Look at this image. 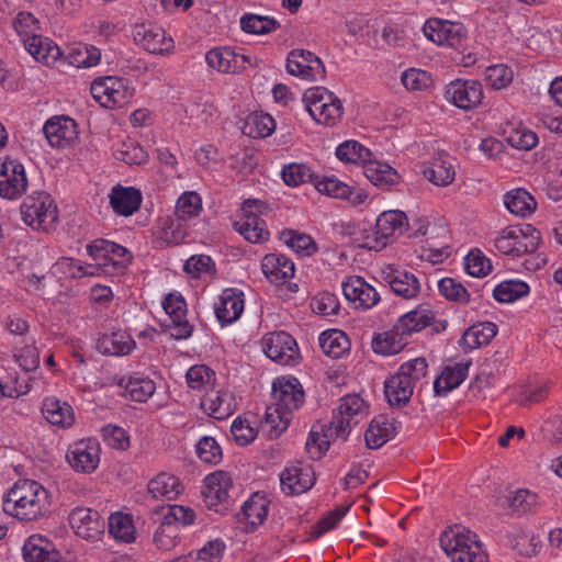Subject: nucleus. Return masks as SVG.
<instances>
[{"label":"nucleus","instance_id":"obj_1","mask_svg":"<svg viewBox=\"0 0 562 562\" xmlns=\"http://www.w3.org/2000/svg\"><path fill=\"white\" fill-rule=\"evenodd\" d=\"M50 506V493L34 480H18L3 496V512L21 521L43 517Z\"/></svg>","mask_w":562,"mask_h":562},{"label":"nucleus","instance_id":"obj_2","mask_svg":"<svg viewBox=\"0 0 562 562\" xmlns=\"http://www.w3.org/2000/svg\"><path fill=\"white\" fill-rule=\"evenodd\" d=\"M440 547L451 562H487L488 554L479 536L469 528L454 525L440 535Z\"/></svg>","mask_w":562,"mask_h":562},{"label":"nucleus","instance_id":"obj_3","mask_svg":"<svg viewBox=\"0 0 562 562\" xmlns=\"http://www.w3.org/2000/svg\"><path fill=\"white\" fill-rule=\"evenodd\" d=\"M303 102L311 117L318 124L335 126L342 119L341 100L325 87L308 88L303 94Z\"/></svg>","mask_w":562,"mask_h":562},{"label":"nucleus","instance_id":"obj_4","mask_svg":"<svg viewBox=\"0 0 562 562\" xmlns=\"http://www.w3.org/2000/svg\"><path fill=\"white\" fill-rule=\"evenodd\" d=\"M540 244V233L530 224L503 228L494 240L495 248L513 258L533 252Z\"/></svg>","mask_w":562,"mask_h":562},{"label":"nucleus","instance_id":"obj_5","mask_svg":"<svg viewBox=\"0 0 562 562\" xmlns=\"http://www.w3.org/2000/svg\"><path fill=\"white\" fill-rule=\"evenodd\" d=\"M369 414V406L358 394H348L340 398L329 424L331 437L346 440L353 426Z\"/></svg>","mask_w":562,"mask_h":562},{"label":"nucleus","instance_id":"obj_6","mask_svg":"<svg viewBox=\"0 0 562 562\" xmlns=\"http://www.w3.org/2000/svg\"><path fill=\"white\" fill-rule=\"evenodd\" d=\"M23 222L36 231L48 232L58 222V210L50 194L36 192L29 195L21 205Z\"/></svg>","mask_w":562,"mask_h":562},{"label":"nucleus","instance_id":"obj_7","mask_svg":"<svg viewBox=\"0 0 562 562\" xmlns=\"http://www.w3.org/2000/svg\"><path fill=\"white\" fill-rule=\"evenodd\" d=\"M93 99L103 108L115 109L128 103L134 88L127 79L106 76L93 80L90 87Z\"/></svg>","mask_w":562,"mask_h":562},{"label":"nucleus","instance_id":"obj_8","mask_svg":"<svg viewBox=\"0 0 562 562\" xmlns=\"http://www.w3.org/2000/svg\"><path fill=\"white\" fill-rule=\"evenodd\" d=\"M260 346L265 355L280 366L294 367L301 361L299 345L286 331L280 330L263 335Z\"/></svg>","mask_w":562,"mask_h":562},{"label":"nucleus","instance_id":"obj_9","mask_svg":"<svg viewBox=\"0 0 562 562\" xmlns=\"http://www.w3.org/2000/svg\"><path fill=\"white\" fill-rule=\"evenodd\" d=\"M263 209V202L246 200L241 205V216L234 223L235 229L249 243L258 244L269 239L266 223L259 217Z\"/></svg>","mask_w":562,"mask_h":562},{"label":"nucleus","instance_id":"obj_10","mask_svg":"<svg viewBox=\"0 0 562 562\" xmlns=\"http://www.w3.org/2000/svg\"><path fill=\"white\" fill-rule=\"evenodd\" d=\"M27 176L23 164L7 156L0 159V198L14 201L25 194Z\"/></svg>","mask_w":562,"mask_h":562},{"label":"nucleus","instance_id":"obj_11","mask_svg":"<svg viewBox=\"0 0 562 562\" xmlns=\"http://www.w3.org/2000/svg\"><path fill=\"white\" fill-rule=\"evenodd\" d=\"M285 68L291 76L308 82L323 80L326 76L322 59L306 49H292L288 54Z\"/></svg>","mask_w":562,"mask_h":562},{"label":"nucleus","instance_id":"obj_12","mask_svg":"<svg viewBox=\"0 0 562 562\" xmlns=\"http://www.w3.org/2000/svg\"><path fill=\"white\" fill-rule=\"evenodd\" d=\"M423 32L432 43L456 49L462 47L467 40V30L462 24L438 18L428 19Z\"/></svg>","mask_w":562,"mask_h":562},{"label":"nucleus","instance_id":"obj_13","mask_svg":"<svg viewBox=\"0 0 562 562\" xmlns=\"http://www.w3.org/2000/svg\"><path fill=\"white\" fill-rule=\"evenodd\" d=\"M483 97L482 85L476 80L456 79L445 88V99L463 111L476 109Z\"/></svg>","mask_w":562,"mask_h":562},{"label":"nucleus","instance_id":"obj_14","mask_svg":"<svg viewBox=\"0 0 562 562\" xmlns=\"http://www.w3.org/2000/svg\"><path fill=\"white\" fill-rule=\"evenodd\" d=\"M273 405L292 414L303 406L305 394L300 381L294 376H281L272 383Z\"/></svg>","mask_w":562,"mask_h":562},{"label":"nucleus","instance_id":"obj_15","mask_svg":"<svg viewBox=\"0 0 562 562\" xmlns=\"http://www.w3.org/2000/svg\"><path fill=\"white\" fill-rule=\"evenodd\" d=\"M341 289L345 299L357 310H370L380 301L378 291L360 276L346 277Z\"/></svg>","mask_w":562,"mask_h":562},{"label":"nucleus","instance_id":"obj_16","mask_svg":"<svg viewBox=\"0 0 562 562\" xmlns=\"http://www.w3.org/2000/svg\"><path fill=\"white\" fill-rule=\"evenodd\" d=\"M315 189L325 195L347 200L352 206H359L368 200V193L361 188L350 187L335 176H316Z\"/></svg>","mask_w":562,"mask_h":562},{"label":"nucleus","instance_id":"obj_17","mask_svg":"<svg viewBox=\"0 0 562 562\" xmlns=\"http://www.w3.org/2000/svg\"><path fill=\"white\" fill-rule=\"evenodd\" d=\"M75 533L86 540H97L104 532V520L100 513L89 507H76L68 517Z\"/></svg>","mask_w":562,"mask_h":562},{"label":"nucleus","instance_id":"obj_18","mask_svg":"<svg viewBox=\"0 0 562 562\" xmlns=\"http://www.w3.org/2000/svg\"><path fill=\"white\" fill-rule=\"evenodd\" d=\"M245 308V294L236 288L222 291L214 303V313L222 327L237 322Z\"/></svg>","mask_w":562,"mask_h":562},{"label":"nucleus","instance_id":"obj_19","mask_svg":"<svg viewBox=\"0 0 562 562\" xmlns=\"http://www.w3.org/2000/svg\"><path fill=\"white\" fill-rule=\"evenodd\" d=\"M207 65L223 74H238L251 65L250 56L231 47H215L205 55Z\"/></svg>","mask_w":562,"mask_h":562},{"label":"nucleus","instance_id":"obj_20","mask_svg":"<svg viewBox=\"0 0 562 562\" xmlns=\"http://www.w3.org/2000/svg\"><path fill=\"white\" fill-rule=\"evenodd\" d=\"M43 132L48 144L55 148H67L78 138V125L69 116H54L44 124Z\"/></svg>","mask_w":562,"mask_h":562},{"label":"nucleus","instance_id":"obj_21","mask_svg":"<svg viewBox=\"0 0 562 562\" xmlns=\"http://www.w3.org/2000/svg\"><path fill=\"white\" fill-rule=\"evenodd\" d=\"M312 465L297 462L284 469L280 475L281 488L286 495H299L308 491L315 483Z\"/></svg>","mask_w":562,"mask_h":562},{"label":"nucleus","instance_id":"obj_22","mask_svg":"<svg viewBox=\"0 0 562 562\" xmlns=\"http://www.w3.org/2000/svg\"><path fill=\"white\" fill-rule=\"evenodd\" d=\"M66 459L77 472L92 473L100 462V446L92 439L81 440L68 450Z\"/></svg>","mask_w":562,"mask_h":562},{"label":"nucleus","instance_id":"obj_23","mask_svg":"<svg viewBox=\"0 0 562 562\" xmlns=\"http://www.w3.org/2000/svg\"><path fill=\"white\" fill-rule=\"evenodd\" d=\"M162 308L172 322V336L187 339L192 335L193 327L187 319V302L180 293H169L162 301Z\"/></svg>","mask_w":562,"mask_h":562},{"label":"nucleus","instance_id":"obj_24","mask_svg":"<svg viewBox=\"0 0 562 562\" xmlns=\"http://www.w3.org/2000/svg\"><path fill=\"white\" fill-rule=\"evenodd\" d=\"M383 274L385 281L391 286V290L396 295L405 300H413L419 295L422 291V284L413 272L387 266L383 270Z\"/></svg>","mask_w":562,"mask_h":562},{"label":"nucleus","instance_id":"obj_25","mask_svg":"<svg viewBox=\"0 0 562 562\" xmlns=\"http://www.w3.org/2000/svg\"><path fill=\"white\" fill-rule=\"evenodd\" d=\"M87 252L103 265L111 263L120 268L126 267L132 258L125 247L106 239H95L87 246Z\"/></svg>","mask_w":562,"mask_h":562},{"label":"nucleus","instance_id":"obj_26","mask_svg":"<svg viewBox=\"0 0 562 562\" xmlns=\"http://www.w3.org/2000/svg\"><path fill=\"white\" fill-rule=\"evenodd\" d=\"M408 225L407 215L403 211H384L375 221L373 235L378 243L385 246L396 234H402Z\"/></svg>","mask_w":562,"mask_h":562},{"label":"nucleus","instance_id":"obj_27","mask_svg":"<svg viewBox=\"0 0 562 562\" xmlns=\"http://www.w3.org/2000/svg\"><path fill=\"white\" fill-rule=\"evenodd\" d=\"M41 411L45 420L58 429H69L75 425L76 414L72 406L56 396L45 397Z\"/></svg>","mask_w":562,"mask_h":562},{"label":"nucleus","instance_id":"obj_28","mask_svg":"<svg viewBox=\"0 0 562 562\" xmlns=\"http://www.w3.org/2000/svg\"><path fill=\"white\" fill-rule=\"evenodd\" d=\"M233 486L231 475L225 471H215L204 479L203 496L209 508L224 504L229 498Z\"/></svg>","mask_w":562,"mask_h":562},{"label":"nucleus","instance_id":"obj_29","mask_svg":"<svg viewBox=\"0 0 562 562\" xmlns=\"http://www.w3.org/2000/svg\"><path fill=\"white\" fill-rule=\"evenodd\" d=\"M401 424L387 415L375 416L364 434V440L370 449H378L393 439L400 429Z\"/></svg>","mask_w":562,"mask_h":562},{"label":"nucleus","instance_id":"obj_30","mask_svg":"<svg viewBox=\"0 0 562 562\" xmlns=\"http://www.w3.org/2000/svg\"><path fill=\"white\" fill-rule=\"evenodd\" d=\"M201 408L215 419H225L233 415L236 401L232 392L227 390H210L201 400Z\"/></svg>","mask_w":562,"mask_h":562},{"label":"nucleus","instance_id":"obj_31","mask_svg":"<svg viewBox=\"0 0 562 562\" xmlns=\"http://www.w3.org/2000/svg\"><path fill=\"white\" fill-rule=\"evenodd\" d=\"M134 38L144 49L151 54H166L173 48V40L158 26L139 25L136 27Z\"/></svg>","mask_w":562,"mask_h":562},{"label":"nucleus","instance_id":"obj_32","mask_svg":"<svg viewBox=\"0 0 562 562\" xmlns=\"http://www.w3.org/2000/svg\"><path fill=\"white\" fill-rule=\"evenodd\" d=\"M142 201V192L134 187L116 184L112 188L109 195V202L114 213L125 217L137 212Z\"/></svg>","mask_w":562,"mask_h":562},{"label":"nucleus","instance_id":"obj_33","mask_svg":"<svg viewBox=\"0 0 562 562\" xmlns=\"http://www.w3.org/2000/svg\"><path fill=\"white\" fill-rule=\"evenodd\" d=\"M261 270L269 282L281 285L294 277L293 261L281 254H268L261 260Z\"/></svg>","mask_w":562,"mask_h":562},{"label":"nucleus","instance_id":"obj_34","mask_svg":"<svg viewBox=\"0 0 562 562\" xmlns=\"http://www.w3.org/2000/svg\"><path fill=\"white\" fill-rule=\"evenodd\" d=\"M470 366V361L446 366L434 381L435 394L446 396L449 392L458 387L467 379Z\"/></svg>","mask_w":562,"mask_h":562},{"label":"nucleus","instance_id":"obj_35","mask_svg":"<svg viewBox=\"0 0 562 562\" xmlns=\"http://www.w3.org/2000/svg\"><path fill=\"white\" fill-rule=\"evenodd\" d=\"M408 336L395 324L391 329L375 335L371 346L375 353L392 356L401 352L408 345Z\"/></svg>","mask_w":562,"mask_h":562},{"label":"nucleus","instance_id":"obj_36","mask_svg":"<svg viewBox=\"0 0 562 562\" xmlns=\"http://www.w3.org/2000/svg\"><path fill=\"white\" fill-rule=\"evenodd\" d=\"M507 211L516 217H530L537 210L535 196L524 188L513 189L504 194Z\"/></svg>","mask_w":562,"mask_h":562},{"label":"nucleus","instance_id":"obj_37","mask_svg":"<svg viewBox=\"0 0 562 562\" xmlns=\"http://www.w3.org/2000/svg\"><path fill=\"white\" fill-rule=\"evenodd\" d=\"M136 342L126 331L103 334L98 339V350L108 356H126L135 349Z\"/></svg>","mask_w":562,"mask_h":562},{"label":"nucleus","instance_id":"obj_38","mask_svg":"<svg viewBox=\"0 0 562 562\" xmlns=\"http://www.w3.org/2000/svg\"><path fill=\"white\" fill-rule=\"evenodd\" d=\"M497 330V325L493 322L473 324L463 333L459 344L469 350L486 346L496 336Z\"/></svg>","mask_w":562,"mask_h":562},{"label":"nucleus","instance_id":"obj_39","mask_svg":"<svg viewBox=\"0 0 562 562\" xmlns=\"http://www.w3.org/2000/svg\"><path fill=\"white\" fill-rule=\"evenodd\" d=\"M148 492L156 499L175 501L183 492V486L173 474L161 472L149 481Z\"/></svg>","mask_w":562,"mask_h":562},{"label":"nucleus","instance_id":"obj_40","mask_svg":"<svg viewBox=\"0 0 562 562\" xmlns=\"http://www.w3.org/2000/svg\"><path fill=\"white\" fill-rule=\"evenodd\" d=\"M454 159L448 154H439L432 158L429 167L424 170L425 177L436 186L446 187L456 177Z\"/></svg>","mask_w":562,"mask_h":562},{"label":"nucleus","instance_id":"obj_41","mask_svg":"<svg viewBox=\"0 0 562 562\" xmlns=\"http://www.w3.org/2000/svg\"><path fill=\"white\" fill-rule=\"evenodd\" d=\"M362 168L366 178L378 188L389 189L398 182L400 176L393 167L371 157Z\"/></svg>","mask_w":562,"mask_h":562},{"label":"nucleus","instance_id":"obj_42","mask_svg":"<svg viewBox=\"0 0 562 562\" xmlns=\"http://www.w3.org/2000/svg\"><path fill=\"white\" fill-rule=\"evenodd\" d=\"M434 318L435 314L429 305L423 304L402 315L395 324L409 338L414 333H418L429 326Z\"/></svg>","mask_w":562,"mask_h":562},{"label":"nucleus","instance_id":"obj_43","mask_svg":"<svg viewBox=\"0 0 562 562\" xmlns=\"http://www.w3.org/2000/svg\"><path fill=\"white\" fill-rule=\"evenodd\" d=\"M414 390L415 387L407 380L400 376L397 372L384 382V394L391 406L402 407L406 405Z\"/></svg>","mask_w":562,"mask_h":562},{"label":"nucleus","instance_id":"obj_44","mask_svg":"<svg viewBox=\"0 0 562 562\" xmlns=\"http://www.w3.org/2000/svg\"><path fill=\"white\" fill-rule=\"evenodd\" d=\"M24 48L45 65L54 64L61 54L60 48L50 38L40 34L25 41Z\"/></svg>","mask_w":562,"mask_h":562},{"label":"nucleus","instance_id":"obj_45","mask_svg":"<svg viewBox=\"0 0 562 562\" xmlns=\"http://www.w3.org/2000/svg\"><path fill=\"white\" fill-rule=\"evenodd\" d=\"M268 505L269 502L265 495L255 493L244 503L239 517L255 529L266 520Z\"/></svg>","mask_w":562,"mask_h":562},{"label":"nucleus","instance_id":"obj_46","mask_svg":"<svg viewBox=\"0 0 562 562\" xmlns=\"http://www.w3.org/2000/svg\"><path fill=\"white\" fill-rule=\"evenodd\" d=\"M113 156L130 166L143 165L148 161V154L136 140L127 138L117 140L112 147Z\"/></svg>","mask_w":562,"mask_h":562},{"label":"nucleus","instance_id":"obj_47","mask_svg":"<svg viewBox=\"0 0 562 562\" xmlns=\"http://www.w3.org/2000/svg\"><path fill=\"white\" fill-rule=\"evenodd\" d=\"M319 346L325 355L338 359L349 351L350 340L344 331L330 329L319 335Z\"/></svg>","mask_w":562,"mask_h":562},{"label":"nucleus","instance_id":"obj_48","mask_svg":"<svg viewBox=\"0 0 562 562\" xmlns=\"http://www.w3.org/2000/svg\"><path fill=\"white\" fill-rule=\"evenodd\" d=\"M290 420L291 414L272 404L266 409L265 416L261 420V427L267 436L270 439H273L278 438L288 429Z\"/></svg>","mask_w":562,"mask_h":562},{"label":"nucleus","instance_id":"obj_49","mask_svg":"<svg viewBox=\"0 0 562 562\" xmlns=\"http://www.w3.org/2000/svg\"><path fill=\"white\" fill-rule=\"evenodd\" d=\"M55 552L52 543L40 535L30 536L22 548L25 562H46Z\"/></svg>","mask_w":562,"mask_h":562},{"label":"nucleus","instance_id":"obj_50","mask_svg":"<svg viewBox=\"0 0 562 562\" xmlns=\"http://www.w3.org/2000/svg\"><path fill=\"white\" fill-rule=\"evenodd\" d=\"M276 130L274 119L262 112L250 113L245 122L243 132L251 138H266Z\"/></svg>","mask_w":562,"mask_h":562},{"label":"nucleus","instance_id":"obj_51","mask_svg":"<svg viewBox=\"0 0 562 562\" xmlns=\"http://www.w3.org/2000/svg\"><path fill=\"white\" fill-rule=\"evenodd\" d=\"M336 156L346 165H361L363 167L372 156V153L361 143L349 139L337 146Z\"/></svg>","mask_w":562,"mask_h":562},{"label":"nucleus","instance_id":"obj_52","mask_svg":"<svg viewBox=\"0 0 562 562\" xmlns=\"http://www.w3.org/2000/svg\"><path fill=\"white\" fill-rule=\"evenodd\" d=\"M67 59L76 68H91L100 63L101 50L93 45L79 43L71 47Z\"/></svg>","mask_w":562,"mask_h":562},{"label":"nucleus","instance_id":"obj_53","mask_svg":"<svg viewBox=\"0 0 562 562\" xmlns=\"http://www.w3.org/2000/svg\"><path fill=\"white\" fill-rule=\"evenodd\" d=\"M120 385H124L126 395L135 402L144 403L155 393V382L147 378L135 375L131 376L124 384V379L120 380Z\"/></svg>","mask_w":562,"mask_h":562},{"label":"nucleus","instance_id":"obj_54","mask_svg":"<svg viewBox=\"0 0 562 562\" xmlns=\"http://www.w3.org/2000/svg\"><path fill=\"white\" fill-rule=\"evenodd\" d=\"M186 380L191 390L206 393L215 385L216 374L205 364H195L187 371Z\"/></svg>","mask_w":562,"mask_h":562},{"label":"nucleus","instance_id":"obj_55","mask_svg":"<svg viewBox=\"0 0 562 562\" xmlns=\"http://www.w3.org/2000/svg\"><path fill=\"white\" fill-rule=\"evenodd\" d=\"M529 285L520 280H504L493 290V297L499 303H513L529 294Z\"/></svg>","mask_w":562,"mask_h":562},{"label":"nucleus","instance_id":"obj_56","mask_svg":"<svg viewBox=\"0 0 562 562\" xmlns=\"http://www.w3.org/2000/svg\"><path fill=\"white\" fill-rule=\"evenodd\" d=\"M109 532L119 540L126 543L134 541L135 527L132 517L121 512L113 513L109 516Z\"/></svg>","mask_w":562,"mask_h":562},{"label":"nucleus","instance_id":"obj_57","mask_svg":"<svg viewBox=\"0 0 562 562\" xmlns=\"http://www.w3.org/2000/svg\"><path fill=\"white\" fill-rule=\"evenodd\" d=\"M240 27L246 33L263 35L279 29L280 23L270 16L247 13L240 18Z\"/></svg>","mask_w":562,"mask_h":562},{"label":"nucleus","instance_id":"obj_58","mask_svg":"<svg viewBox=\"0 0 562 562\" xmlns=\"http://www.w3.org/2000/svg\"><path fill=\"white\" fill-rule=\"evenodd\" d=\"M180 541V528L169 520H162L154 533V543L161 551H171Z\"/></svg>","mask_w":562,"mask_h":562},{"label":"nucleus","instance_id":"obj_59","mask_svg":"<svg viewBox=\"0 0 562 562\" xmlns=\"http://www.w3.org/2000/svg\"><path fill=\"white\" fill-rule=\"evenodd\" d=\"M281 176L286 186L299 187L307 182L314 184L317 175L305 164L291 162L283 166Z\"/></svg>","mask_w":562,"mask_h":562},{"label":"nucleus","instance_id":"obj_60","mask_svg":"<svg viewBox=\"0 0 562 562\" xmlns=\"http://www.w3.org/2000/svg\"><path fill=\"white\" fill-rule=\"evenodd\" d=\"M396 372L416 389L427 376L428 362L423 357L414 358L402 363Z\"/></svg>","mask_w":562,"mask_h":562},{"label":"nucleus","instance_id":"obj_61","mask_svg":"<svg viewBox=\"0 0 562 562\" xmlns=\"http://www.w3.org/2000/svg\"><path fill=\"white\" fill-rule=\"evenodd\" d=\"M513 79L514 71L505 64L491 65L484 71L485 85L493 90H502L508 87Z\"/></svg>","mask_w":562,"mask_h":562},{"label":"nucleus","instance_id":"obj_62","mask_svg":"<svg viewBox=\"0 0 562 562\" xmlns=\"http://www.w3.org/2000/svg\"><path fill=\"white\" fill-rule=\"evenodd\" d=\"M202 211V199L195 191L182 193L176 205L177 217L181 221H188L196 217Z\"/></svg>","mask_w":562,"mask_h":562},{"label":"nucleus","instance_id":"obj_63","mask_svg":"<svg viewBox=\"0 0 562 562\" xmlns=\"http://www.w3.org/2000/svg\"><path fill=\"white\" fill-rule=\"evenodd\" d=\"M401 82L407 91H425L432 85L431 75L419 68H408L401 75Z\"/></svg>","mask_w":562,"mask_h":562},{"label":"nucleus","instance_id":"obj_64","mask_svg":"<svg viewBox=\"0 0 562 562\" xmlns=\"http://www.w3.org/2000/svg\"><path fill=\"white\" fill-rule=\"evenodd\" d=\"M281 239L293 251L301 256H311L316 251V246L311 236L295 231H283Z\"/></svg>","mask_w":562,"mask_h":562}]
</instances>
